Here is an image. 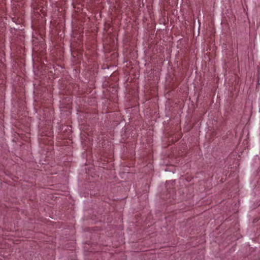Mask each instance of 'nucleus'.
Masks as SVG:
<instances>
[{"mask_svg": "<svg viewBox=\"0 0 260 260\" xmlns=\"http://www.w3.org/2000/svg\"><path fill=\"white\" fill-rule=\"evenodd\" d=\"M171 186L173 187V182L171 183Z\"/></svg>", "mask_w": 260, "mask_h": 260, "instance_id": "2", "label": "nucleus"}, {"mask_svg": "<svg viewBox=\"0 0 260 260\" xmlns=\"http://www.w3.org/2000/svg\"><path fill=\"white\" fill-rule=\"evenodd\" d=\"M168 184L167 185V190L169 192V198L171 197V196H173V194L175 192V190H174V189L172 188V189H170V190H169V188H168Z\"/></svg>", "mask_w": 260, "mask_h": 260, "instance_id": "1", "label": "nucleus"}]
</instances>
